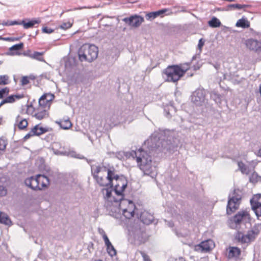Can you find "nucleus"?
Returning <instances> with one entry per match:
<instances>
[{
	"label": "nucleus",
	"instance_id": "nucleus-23",
	"mask_svg": "<svg viewBox=\"0 0 261 261\" xmlns=\"http://www.w3.org/2000/svg\"><path fill=\"white\" fill-rule=\"evenodd\" d=\"M154 219L153 215L147 212H144L141 214L140 219H139L141 221V225L143 224L149 225L151 224Z\"/></svg>",
	"mask_w": 261,
	"mask_h": 261
},
{
	"label": "nucleus",
	"instance_id": "nucleus-41",
	"mask_svg": "<svg viewBox=\"0 0 261 261\" xmlns=\"http://www.w3.org/2000/svg\"><path fill=\"white\" fill-rule=\"evenodd\" d=\"M9 92V88L5 87L0 90V99L4 98L5 96H7Z\"/></svg>",
	"mask_w": 261,
	"mask_h": 261
},
{
	"label": "nucleus",
	"instance_id": "nucleus-7",
	"mask_svg": "<svg viewBox=\"0 0 261 261\" xmlns=\"http://www.w3.org/2000/svg\"><path fill=\"white\" fill-rule=\"evenodd\" d=\"M116 184L114 185V193L117 196H123L124 198V191L127 187L128 180L124 175L120 174L119 178L115 180Z\"/></svg>",
	"mask_w": 261,
	"mask_h": 261
},
{
	"label": "nucleus",
	"instance_id": "nucleus-18",
	"mask_svg": "<svg viewBox=\"0 0 261 261\" xmlns=\"http://www.w3.org/2000/svg\"><path fill=\"white\" fill-rule=\"evenodd\" d=\"M122 201L118 203H115L116 205H114L113 202L110 203L107 210L109 211V214L111 216L117 218L120 214L121 203Z\"/></svg>",
	"mask_w": 261,
	"mask_h": 261
},
{
	"label": "nucleus",
	"instance_id": "nucleus-8",
	"mask_svg": "<svg viewBox=\"0 0 261 261\" xmlns=\"http://www.w3.org/2000/svg\"><path fill=\"white\" fill-rule=\"evenodd\" d=\"M206 92L203 89L198 88L191 95V101L197 106H201L206 100Z\"/></svg>",
	"mask_w": 261,
	"mask_h": 261
},
{
	"label": "nucleus",
	"instance_id": "nucleus-17",
	"mask_svg": "<svg viewBox=\"0 0 261 261\" xmlns=\"http://www.w3.org/2000/svg\"><path fill=\"white\" fill-rule=\"evenodd\" d=\"M55 98V95L51 93H44L39 99V105L45 108L48 102L51 101Z\"/></svg>",
	"mask_w": 261,
	"mask_h": 261
},
{
	"label": "nucleus",
	"instance_id": "nucleus-6",
	"mask_svg": "<svg viewBox=\"0 0 261 261\" xmlns=\"http://www.w3.org/2000/svg\"><path fill=\"white\" fill-rule=\"evenodd\" d=\"M101 187H105L101 189V193L102 194L103 198L105 200V206L107 208H108L110 203H112V202L118 203L124 200V198L123 196H120V197L118 198L112 196V191L114 192V184H113L112 187L111 186H102Z\"/></svg>",
	"mask_w": 261,
	"mask_h": 261
},
{
	"label": "nucleus",
	"instance_id": "nucleus-46",
	"mask_svg": "<svg viewBox=\"0 0 261 261\" xmlns=\"http://www.w3.org/2000/svg\"><path fill=\"white\" fill-rule=\"evenodd\" d=\"M5 102L6 103H12L14 102L15 101V99L13 95H11L7 97H6L5 99H4Z\"/></svg>",
	"mask_w": 261,
	"mask_h": 261
},
{
	"label": "nucleus",
	"instance_id": "nucleus-20",
	"mask_svg": "<svg viewBox=\"0 0 261 261\" xmlns=\"http://www.w3.org/2000/svg\"><path fill=\"white\" fill-rule=\"evenodd\" d=\"M51 130L52 128L50 127H44L40 126L39 124H37L32 128V133H33V135L34 136H39Z\"/></svg>",
	"mask_w": 261,
	"mask_h": 261
},
{
	"label": "nucleus",
	"instance_id": "nucleus-56",
	"mask_svg": "<svg viewBox=\"0 0 261 261\" xmlns=\"http://www.w3.org/2000/svg\"><path fill=\"white\" fill-rule=\"evenodd\" d=\"M34 136V135H33V133H32V129L31 131L28 133L23 138V141H26L28 139H30L31 137Z\"/></svg>",
	"mask_w": 261,
	"mask_h": 261
},
{
	"label": "nucleus",
	"instance_id": "nucleus-5",
	"mask_svg": "<svg viewBox=\"0 0 261 261\" xmlns=\"http://www.w3.org/2000/svg\"><path fill=\"white\" fill-rule=\"evenodd\" d=\"M228 196L227 204L226 206V213L230 215L239 209L242 198V191L239 189H234L232 193Z\"/></svg>",
	"mask_w": 261,
	"mask_h": 261
},
{
	"label": "nucleus",
	"instance_id": "nucleus-43",
	"mask_svg": "<svg viewBox=\"0 0 261 261\" xmlns=\"http://www.w3.org/2000/svg\"><path fill=\"white\" fill-rule=\"evenodd\" d=\"M258 178H261L256 173H253L249 178L250 182L255 183L258 181Z\"/></svg>",
	"mask_w": 261,
	"mask_h": 261
},
{
	"label": "nucleus",
	"instance_id": "nucleus-42",
	"mask_svg": "<svg viewBox=\"0 0 261 261\" xmlns=\"http://www.w3.org/2000/svg\"><path fill=\"white\" fill-rule=\"evenodd\" d=\"M256 235L255 233H251V230H249L247 232V233L245 234V237L246 238H247L249 243L252 241L254 240L256 238Z\"/></svg>",
	"mask_w": 261,
	"mask_h": 261
},
{
	"label": "nucleus",
	"instance_id": "nucleus-27",
	"mask_svg": "<svg viewBox=\"0 0 261 261\" xmlns=\"http://www.w3.org/2000/svg\"><path fill=\"white\" fill-rule=\"evenodd\" d=\"M251 209L253 211L258 219L261 217V202H253L250 204Z\"/></svg>",
	"mask_w": 261,
	"mask_h": 261
},
{
	"label": "nucleus",
	"instance_id": "nucleus-38",
	"mask_svg": "<svg viewBox=\"0 0 261 261\" xmlns=\"http://www.w3.org/2000/svg\"><path fill=\"white\" fill-rule=\"evenodd\" d=\"M9 83V76L8 75H0V85H6Z\"/></svg>",
	"mask_w": 261,
	"mask_h": 261
},
{
	"label": "nucleus",
	"instance_id": "nucleus-50",
	"mask_svg": "<svg viewBox=\"0 0 261 261\" xmlns=\"http://www.w3.org/2000/svg\"><path fill=\"white\" fill-rule=\"evenodd\" d=\"M7 190L6 187L0 185V196L3 197L6 195Z\"/></svg>",
	"mask_w": 261,
	"mask_h": 261
},
{
	"label": "nucleus",
	"instance_id": "nucleus-28",
	"mask_svg": "<svg viewBox=\"0 0 261 261\" xmlns=\"http://www.w3.org/2000/svg\"><path fill=\"white\" fill-rule=\"evenodd\" d=\"M0 223L7 225H12V222L8 215L1 211H0Z\"/></svg>",
	"mask_w": 261,
	"mask_h": 261
},
{
	"label": "nucleus",
	"instance_id": "nucleus-40",
	"mask_svg": "<svg viewBox=\"0 0 261 261\" xmlns=\"http://www.w3.org/2000/svg\"><path fill=\"white\" fill-rule=\"evenodd\" d=\"M107 250L109 254L112 257L116 254V250L112 244L110 246H107Z\"/></svg>",
	"mask_w": 261,
	"mask_h": 261
},
{
	"label": "nucleus",
	"instance_id": "nucleus-29",
	"mask_svg": "<svg viewBox=\"0 0 261 261\" xmlns=\"http://www.w3.org/2000/svg\"><path fill=\"white\" fill-rule=\"evenodd\" d=\"M164 111L166 116L170 118L172 117V114L175 112V108L173 105L169 104L165 106Z\"/></svg>",
	"mask_w": 261,
	"mask_h": 261
},
{
	"label": "nucleus",
	"instance_id": "nucleus-55",
	"mask_svg": "<svg viewBox=\"0 0 261 261\" xmlns=\"http://www.w3.org/2000/svg\"><path fill=\"white\" fill-rule=\"evenodd\" d=\"M103 239L105 241V245L107 246H110V244H111L112 243H111V242L110 241L107 235H104V236H103Z\"/></svg>",
	"mask_w": 261,
	"mask_h": 261
},
{
	"label": "nucleus",
	"instance_id": "nucleus-13",
	"mask_svg": "<svg viewBox=\"0 0 261 261\" xmlns=\"http://www.w3.org/2000/svg\"><path fill=\"white\" fill-rule=\"evenodd\" d=\"M116 172V170L113 166H112L111 168H110V169L108 170L107 172V176L106 177V179L108 182H106L105 179L103 178V186H111V187L113 186V184H114L113 180H116L119 178V175L117 174ZM102 186V185H100V186Z\"/></svg>",
	"mask_w": 261,
	"mask_h": 261
},
{
	"label": "nucleus",
	"instance_id": "nucleus-32",
	"mask_svg": "<svg viewBox=\"0 0 261 261\" xmlns=\"http://www.w3.org/2000/svg\"><path fill=\"white\" fill-rule=\"evenodd\" d=\"M56 123L58 124L60 127L63 129H68L72 126V123L69 119L64 120L57 121Z\"/></svg>",
	"mask_w": 261,
	"mask_h": 261
},
{
	"label": "nucleus",
	"instance_id": "nucleus-22",
	"mask_svg": "<svg viewBox=\"0 0 261 261\" xmlns=\"http://www.w3.org/2000/svg\"><path fill=\"white\" fill-rule=\"evenodd\" d=\"M16 126H17L20 130H25L28 126V121L26 119H22L19 115H18L16 118L14 130L16 129Z\"/></svg>",
	"mask_w": 261,
	"mask_h": 261
},
{
	"label": "nucleus",
	"instance_id": "nucleus-48",
	"mask_svg": "<svg viewBox=\"0 0 261 261\" xmlns=\"http://www.w3.org/2000/svg\"><path fill=\"white\" fill-rule=\"evenodd\" d=\"M71 26L72 23H71L70 22H64L60 26V28L64 30H66L71 27Z\"/></svg>",
	"mask_w": 261,
	"mask_h": 261
},
{
	"label": "nucleus",
	"instance_id": "nucleus-54",
	"mask_svg": "<svg viewBox=\"0 0 261 261\" xmlns=\"http://www.w3.org/2000/svg\"><path fill=\"white\" fill-rule=\"evenodd\" d=\"M32 54V51L31 49H28L27 50L24 51L22 53H21V55L31 58Z\"/></svg>",
	"mask_w": 261,
	"mask_h": 261
},
{
	"label": "nucleus",
	"instance_id": "nucleus-47",
	"mask_svg": "<svg viewBox=\"0 0 261 261\" xmlns=\"http://www.w3.org/2000/svg\"><path fill=\"white\" fill-rule=\"evenodd\" d=\"M252 233H255L256 236L258 235L260 232V228L258 227V225L255 224L253 227V229L251 230Z\"/></svg>",
	"mask_w": 261,
	"mask_h": 261
},
{
	"label": "nucleus",
	"instance_id": "nucleus-14",
	"mask_svg": "<svg viewBox=\"0 0 261 261\" xmlns=\"http://www.w3.org/2000/svg\"><path fill=\"white\" fill-rule=\"evenodd\" d=\"M245 44L250 50L259 54L261 53V42L253 39L246 40Z\"/></svg>",
	"mask_w": 261,
	"mask_h": 261
},
{
	"label": "nucleus",
	"instance_id": "nucleus-51",
	"mask_svg": "<svg viewBox=\"0 0 261 261\" xmlns=\"http://www.w3.org/2000/svg\"><path fill=\"white\" fill-rule=\"evenodd\" d=\"M205 40L203 38H201L199 40L198 44V48L200 50V53L201 51L202 48L204 44Z\"/></svg>",
	"mask_w": 261,
	"mask_h": 261
},
{
	"label": "nucleus",
	"instance_id": "nucleus-2",
	"mask_svg": "<svg viewBox=\"0 0 261 261\" xmlns=\"http://www.w3.org/2000/svg\"><path fill=\"white\" fill-rule=\"evenodd\" d=\"M128 231V239L130 244L139 246L146 242L148 236L146 233L143 225L139 219H135L134 221H130L126 225Z\"/></svg>",
	"mask_w": 261,
	"mask_h": 261
},
{
	"label": "nucleus",
	"instance_id": "nucleus-24",
	"mask_svg": "<svg viewBox=\"0 0 261 261\" xmlns=\"http://www.w3.org/2000/svg\"><path fill=\"white\" fill-rule=\"evenodd\" d=\"M37 179H39L38 181L39 184L41 188V190L45 188H47L49 185V179L48 177L44 174H38L36 176Z\"/></svg>",
	"mask_w": 261,
	"mask_h": 261
},
{
	"label": "nucleus",
	"instance_id": "nucleus-16",
	"mask_svg": "<svg viewBox=\"0 0 261 261\" xmlns=\"http://www.w3.org/2000/svg\"><path fill=\"white\" fill-rule=\"evenodd\" d=\"M95 167L96 168L94 169V166L91 165V175L93 176V179L99 186H100V185H103V177L102 176H98V173L101 172L100 166H96Z\"/></svg>",
	"mask_w": 261,
	"mask_h": 261
},
{
	"label": "nucleus",
	"instance_id": "nucleus-10",
	"mask_svg": "<svg viewBox=\"0 0 261 261\" xmlns=\"http://www.w3.org/2000/svg\"><path fill=\"white\" fill-rule=\"evenodd\" d=\"M122 21L125 22L129 26L134 28H138L142 23L144 21V19L143 17L135 14L128 17L124 18L122 19Z\"/></svg>",
	"mask_w": 261,
	"mask_h": 261
},
{
	"label": "nucleus",
	"instance_id": "nucleus-15",
	"mask_svg": "<svg viewBox=\"0 0 261 261\" xmlns=\"http://www.w3.org/2000/svg\"><path fill=\"white\" fill-rule=\"evenodd\" d=\"M37 179L36 176H31L29 178H27L24 180V184L26 186L34 191L41 190V188H40L38 182L39 179Z\"/></svg>",
	"mask_w": 261,
	"mask_h": 261
},
{
	"label": "nucleus",
	"instance_id": "nucleus-36",
	"mask_svg": "<svg viewBox=\"0 0 261 261\" xmlns=\"http://www.w3.org/2000/svg\"><path fill=\"white\" fill-rule=\"evenodd\" d=\"M46 116H48V114L47 111L45 110L41 111L40 112H38V113H35L33 116L35 117L38 120H42L43 118L46 117Z\"/></svg>",
	"mask_w": 261,
	"mask_h": 261
},
{
	"label": "nucleus",
	"instance_id": "nucleus-4",
	"mask_svg": "<svg viewBox=\"0 0 261 261\" xmlns=\"http://www.w3.org/2000/svg\"><path fill=\"white\" fill-rule=\"evenodd\" d=\"M98 47L94 44H84L79 48L77 54L81 62H92L98 56Z\"/></svg>",
	"mask_w": 261,
	"mask_h": 261
},
{
	"label": "nucleus",
	"instance_id": "nucleus-9",
	"mask_svg": "<svg viewBox=\"0 0 261 261\" xmlns=\"http://www.w3.org/2000/svg\"><path fill=\"white\" fill-rule=\"evenodd\" d=\"M230 220L235 223L237 228L242 222L251 224V217L246 210L238 212Z\"/></svg>",
	"mask_w": 261,
	"mask_h": 261
},
{
	"label": "nucleus",
	"instance_id": "nucleus-12",
	"mask_svg": "<svg viewBox=\"0 0 261 261\" xmlns=\"http://www.w3.org/2000/svg\"><path fill=\"white\" fill-rule=\"evenodd\" d=\"M214 247V242L211 239H208L195 245V250L201 252H207L212 250Z\"/></svg>",
	"mask_w": 261,
	"mask_h": 261
},
{
	"label": "nucleus",
	"instance_id": "nucleus-52",
	"mask_svg": "<svg viewBox=\"0 0 261 261\" xmlns=\"http://www.w3.org/2000/svg\"><path fill=\"white\" fill-rule=\"evenodd\" d=\"M139 253L142 256L144 261H151L149 258V256L147 254H146L144 252L140 251Z\"/></svg>",
	"mask_w": 261,
	"mask_h": 261
},
{
	"label": "nucleus",
	"instance_id": "nucleus-33",
	"mask_svg": "<svg viewBox=\"0 0 261 261\" xmlns=\"http://www.w3.org/2000/svg\"><path fill=\"white\" fill-rule=\"evenodd\" d=\"M221 23L220 21L216 17L214 16L208 21V25L213 28H218L220 27Z\"/></svg>",
	"mask_w": 261,
	"mask_h": 261
},
{
	"label": "nucleus",
	"instance_id": "nucleus-35",
	"mask_svg": "<svg viewBox=\"0 0 261 261\" xmlns=\"http://www.w3.org/2000/svg\"><path fill=\"white\" fill-rule=\"evenodd\" d=\"M211 98L217 104H220L221 103V95L216 92L213 91L211 92Z\"/></svg>",
	"mask_w": 261,
	"mask_h": 261
},
{
	"label": "nucleus",
	"instance_id": "nucleus-62",
	"mask_svg": "<svg viewBox=\"0 0 261 261\" xmlns=\"http://www.w3.org/2000/svg\"><path fill=\"white\" fill-rule=\"evenodd\" d=\"M212 64L217 70H218L220 68V64L219 63L216 62Z\"/></svg>",
	"mask_w": 261,
	"mask_h": 261
},
{
	"label": "nucleus",
	"instance_id": "nucleus-60",
	"mask_svg": "<svg viewBox=\"0 0 261 261\" xmlns=\"http://www.w3.org/2000/svg\"><path fill=\"white\" fill-rule=\"evenodd\" d=\"M9 25H22L21 24V21H18L17 20H14V21H9Z\"/></svg>",
	"mask_w": 261,
	"mask_h": 261
},
{
	"label": "nucleus",
	"instance_id": "nucleus-11",
	"mask_svg": "<svg viewBox=\"0 0 261 261\" xmlns=\"http://www.w3.org/2000/svg\"><path fill=\"white\" fill-rule=\"evenodd\" d=\"M122 201L125 202L128 204L127 208H124L122 210L123 215L128 219V222L127 223V225L130 221H134V220L131 219V218L133 217L135 215L134 209L136 208V206L132 200L125 199L124 198V200H123Z\"/></svg>",
	"mask_w": 261,
	"mask_h": 261
},
{
	"label": "nucleus",
	"instance_id": "nucleus-64",
	"mask_svg": "<svg viewBox=\"0 0 261 261\" xmlns=\"http://www.w3.org/2000/svg\"><path fill=\"white\" fill-rule=\"evenodd\" d=\"M88 249L89 251V252H91V249L92 250H93L94 248H93V243H92V242H90L89 245H88Z\"/></svg>",
	"mask_w": 261,
	"mask_h": 261
},
{
	"label": "nucleus",
	"instance_id": "nucleus-37",
	"mask_svg": "<svg viewBox=\"0 0 261 261\" xmlns=\"http://www.w3.org/2000/svg\"><path fill=\"white\" fill-rule=\"evenodd\" d=\"M238 166L239 167V170L243 174H248L249 173V170L242 161L238 162Z\"/></svg>",
	"mask_w": 261,
	"mask_h": 261
},
{
	"label": "nucleus",
	"instance_id": "nucleus-59",
	"mask_svg": "<svg viewBox=\"0 0 261 261\" xmlns=\"http://www.w3.org/2000/svg\"><path fill=\"white\" fill-rule=\"evenodd\" d=\"M239 242H240L241 243H249L247 238H246L245 235L244 234H243V235L241 236V238Z\"/></svg>",
	"mask_w": 261,
	"mask_h": 261
},
{
	"label": "nucleus",
	"instance_id": "nucleus-39",
	"mask_svg": "<svg viewBox=\"0 0 261 261\" xmlns=\"http://www.w3.org/2000/svg\"><path fill=\"white\" fill-rule=\"evenodd\" d=\"M7 145V140L4 137L0 138V151H5Z\"/></svg>",
	"mask_w": 261,
	"mask_h": 261
},
{
	"label": "nucleus",
	"instance_id": "nucleus-58",
	"mask_svg": "<svg viewBox=\"0 0 261 261\" xmlns=\"http://www.w3.org/2000/svg\"><path fill=\"white\" fill-rule=\"evenodd\" d=\"M243 233L241 231H238L237 233H236V236H235V239L239 242L241 238V236L243 235Z\"/></svg>",
	"mask_w": 261,
	"mask_h": 261
},
{
	"label": "nucleus",
	"instance_id": "nucleus-34",
	"mask_svg": "<svg viewBox=\"0 0 261 261\" xmlns=\"http://www.w3.org/2000/svg\"><path fill=\"white\" fill-rule=\"evenodd\" d=\"M44 53V52L34 51L31 56V58L39 61L44 62L45 61L44 58L42 57Z\"/></svg>",
	"mask_w": 261,
	"mask_h": 261
},
{
	"label": "nucleus",
	"instance_id": "nucleus-1",
	"mask_svg": "<svg viewBox=\"0 0 261 261\" xmlns=\"http://www.w3.org/2000/svg\"><path fill=\"white\" fill-rule=\"evenodd\" d=\"M151 144L149 145V151L145 150L142 148H140L137 151H132L130 155L133 158H136L138 166L141 170L148 169L152 163L151 151L158 150L164 152L165 154L171 153L174 151L175 146L173 145L170 140L163 139L159 141L154 144L153 140H151Z\"/></svg>",
	"mask_w": 261,
	"mask_h": 261
},
{
	"label": "nucleus",
	"instance_id": "nucleus-44",
	"mask_svg": "<svg viewBox=\"0 0 261 261\" xmlns=\"http://www.w3.org/2000/svg\"><path fill=\"white\" fill-rule=\"evenodd\" d=\"M261 198V194L258 193L256 194H254L252 196V197L250 200V203L251 204L252 201L253 202H259L258 200Z\"/></svg>",
	"mask_w": 261,
	"mask_h": 261
},
{
	"label": "nucleus",
	"instance_id": "nucleus-30",
	"mask_svg": "<svg viewBox=\"0 0 261 261\" xmlns=\"http://www.w3.org/2000/svg\"><path fill=\"white\" fill-rule=\"evenodd\" d=\"M236 26L237 27L246 29L250 27V22L246 18L243 17L237 21Z\"/></svg>",
	"mask_w": 261,
	"mask_h": 261
},
{
	"label": "nucleus",
	"instance_id": "nucleus-31",
	"mask_svg": "<svg viewBox=\"0 0 261 261\" xmlns=\"http://www.w3.org/2000/svg\"><path fill=\"white\" fill-rule=\"evenodd\" d=\"M240 254L241 250L238 247H230L229 251L228 252V257L229 258L232 257H237L240 255Z\"/></svg>",
	"mask_w": 261,
	"mask_h": 261
},
{
	"label": "nucleus",
	"instance_id": "nucleus-45",
	"mask_svg": "<svg viewBox=\"0 0 261 261\" xmlns=\"http://www.w3.org/2000/svg\"><path fill=\"white\" fill-rule=\"evenodd\" d=\"M112 166L109 164H104L102 163L101 166H100L101 171L108 172V170L110 169Z\"/></svg>",
	"mask_w": 261,
	"mask_h": 261
},
{
	"label": "nucleus",
	"instance_id": "nucleus-53",
	"mask_svg": "<svg viewBox=\"0 0 261 261\" xmlns=\"http://www.w3.org/2000/svg\"><path fill=\"white\" fill-rule=\"evenodd\" d=\"M21 85L22 86L26 85L29 83V77L27 76H24L21 79Z\"/></svg>",
	"mask_w": 261,
	"mask_h": 261
},
{
	"label": "nucleus",
	"instance_id": "nucleus-19",
	"mask_svg": "<svg viewBox=\"0 0 261 261\" xmlns=\"http://www.w3.org/2000/svg\"><path fill=\"white\" fill-rule=\"evenodd\" d=\"M23 47L24 44L22 42L14 44L9 48V51L7 52L6 55L10 56L20 55L21 53L19 51L22 49Z\"/></svg>",
	"mask_w": 261,
	"mask_h": 261
},
{
	"label": "nucleus",
	"instance_id": "nucleus-61",
	"mask_svg": "<svg viewBox=\"0 0 261 261\" xmlns=\"http://www.w3.org/2000/svg\"><path fill=\"white\" fill-rule=\"evenodd\" d=\"M200 67H201V65L200 64H199L198 63H197L196 64L193 65L192 67L193 68V70L194 71H196V70L199 69Z\"/></svg>",
	"mask_w": 261,
	"mask_h": 261
},
{
	"label": "nucleus",
	"instance_id": "nucleus-49",
	"mask_svg": "<svg viewBox=\"0 0 261 261\" xmlns=\"http://www.w3.org/2000/svg\"><path fill=\"white\" fill-rule=\"evenodd\" d=\"M42 31L43 33L51 34L54 32V30L49 28L47 27H44L42 29Z\"/></svg>",
	"mask_w": 261,
	"mask_h": 261
},
{
	"label": "nucleus",
	"instance_id": "nucleus-25",
	"mask_svg": "<svg viewBox=\"0 0 261 261\" xmlns=\"http://www.w3.org/2000/svg\"><path fill=\"white\" fill-rule=\"evenodd\" d=\"M40 22L41 21L39 19H26L22 20L21 21V24L23 25L24 29H28L34 27L36 24H39Z\"/></svg>",
	"mask_w": 261,
	"mask_h": 261
},
{
	"label": "nucleus",
	"instance_id": "nucleus-21",
	"mask_svg": "<svg viewBox=\"0 0 261 261\" xmlns=\"http://www.w3.org/2000/svg\"><path fill=\"white\" fill-rule=\"evenodd\" d=\"M169 11L167 9H162L156 11H153L147 13L145 15L146 19L148 20H153L158 16H162L164 14Z\"/></svg>",
	"mask_w": 261,
	"mask_h": 261
},
{
	"label": "nucleus",
	"instance_id": "nucleus-3",
	"mask_svg": "<svg viewBox=\"0 0 261 261\" xmlns=\"http://www.w3.org/2000/svg\"><path fill=\"white\" fill-rule=\"evenodd\" d=\"M188 69V68L183 69L180 65H169L163 70L162 74L165 81L176 83L185 75Z\"/></svg>",
	"mask_w": 261,
	"mask_h": 261
},
{
	"label": "nucleus",
	"instance_id": "nucleus-63",
	"mask_svg": "<svg viewBox=\"0 0 261 261\" xmlns=\"http://www.w3.org/2000/svg\"><path fill=\"white\" fill-rule=\"evenodd\" d=\"M98 232L102 236V237L103 236H104V235H107L105 231L102 228H98Z\"/></svg>",
	"mask_w": 261,
	"mask_h": 261
},
{
	"label": "nucleus",
	"instance_id": "nucleus-57",
	"mask_svg": "<svg viewBox=\"0 0 261 261\" xmlns=\"http://www.w3.org/2000/svg\"><path fill=\"white\" fill-rule=\"evenodd\" d=\"M26 107L27 108L26 113L28 114H29V111L30 108L32 109V112L31 113V114H32L35 111V109L34 107H33L32 103H31L29 105H27Z\"/></svg>",
	"mask_w": 261,
	"mask_h": 261
},
{
	"label": "nucleus",
	"instance_id": "nucleus-26",
	"mask_svg": "<svg viewBox=\"0 0 261 261\" xmlns=\"http://www.w3.org/2000/svg\"><path fill=\"white\" fill-rule=\"evenodd\" d=\"M250 5H240L239 4H228L225 8H223V11H230L234 9H242L244 8H250Z\"/></svg>",
	"mask_w": 261,
	"mask_h": 261
}]
</instances>
